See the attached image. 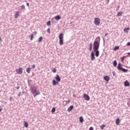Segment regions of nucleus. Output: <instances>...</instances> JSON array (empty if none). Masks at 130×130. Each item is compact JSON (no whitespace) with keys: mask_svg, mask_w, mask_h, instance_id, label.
<instances>
[{"mask_svg":"<svg viewBox=\"0 0 130 130\" xmlns=\"http://www.w3.org/2000/svg\"><path fill=\"white\" fill-rule=\"evenodd\" d=\"M100 46V37H98L93 42V49H99Z\"/></svg>","mask_w":130,"mask_h":130,"instance_id":"f257e3e1","label":"nucleus"},{"mask_svg":"<svg viewBox=\"0 0 130 130\" xmlns=\"http://www.w3.org/2000/svg\"><path fill=\"white\" fill-rule=\"evenodd\" d=\"M117 70L121 71L123 73H127V72H128V70L122 68V65H121V63H120L118 64Z\"/></svg>","mask_w":130,"mask_h":130,"instance_id":"f03ea898","label":"nucleus"},{"mask_svg":"<svg viewBox=\"0 0 130 130\" xmlns=\"http://www.w3.org/2000/svg\"><path fill=\"white\" fill-rule=\"evenodd\" d=\"M30 92L32 93L34 95H35L36 93H37V88L35 87V86L31 85L30 86Z\"/></svg>","mask_w":130,"mask_h":130,"instance_id":"7ed1b4c3","label":"nucleus"},{"mask_svg":"<svg viewBox=\"0 0 130 130\" xmlns=\"http://www.w3.org/2000/svg\"><path fill=\"white\" fill-rule=\"evenodd\" d=\"M59 45L63 44V34H60L59 36Z\"/></svg>","mask_w":130,"mask_h":130,"instance_id":"20e7f679","label":"nucleus"},{"mask_svg":"<svg viewBox=\"0 0 130 130\" xmlns=\"http://www.w3.org/2000/svg\"><path fill=\"white\" fill-rule=\"evenodd\" d=\"M94 24L96 26L99 25L100 24V18H95L94 19Z\"/></svg>","mask_w":130,"mask_h":130,"instance_id":"39448f33","label":"nucleus"},{"mask_svg":"<svg viewBox=\"0 0 130 130\" xmlns=\"http://www.w3.org/2000/svg\"><path fill=\"white\" fill-rule=\"evenodd\" d=\"M99 49H93V51L95 52V55L96 57H98L100 54V52H99Z\"/></svg>","mask_w":130,"mask_h":130,"instance_id":"423d86ee","label":"nucleus"},{"mask_svg":"<svg viewBox=\"0 0 130 130\" xmlns=\"http://www.w3.org/2000/svg\"><path fill=\"white\" fill-rule=\"evenodd\" d=\"M16 72L18 75H21V74L23 73V69H22V68H20L18 69H16Z\"/></svg>","mask_w":130,"mask_h":130,"instance_id":"0eeeda50","label":"nucleus"},{"mask_svg":"<svg viewBox=\"0 0 130 130\" xmlns=\"http://www.w3.org/2000/svg\"><path fill=\"white\" fill-rule=\"evenodd\" d=\"M91 60H95V53L94 51H92L90 54Z\"/></svg>","mask_w":130,"mask_h":130,"instance_id":"6e6552de","label":"nucleus"},{"mask_svg":"<svg viewBox=\"0 0 130 130\" xmlns=\"http://www.w3.org/2000/svg\"><path fill=\"white\" fill-rule=\"evenodd\" d=\"M83 98L86 101H89V100H90V96H89L88 94L86 93L83 94Z\"/></svg>","mask_w":130,"mask_h":130,"instance_id":"1a4fd4ad","label":"nucleus"},{"mask_svg":"<svg viewBox=\"0 0 130 130\" xmlns=\"http://www.w3.org/2000/svg\"><path fill=\"white\" fill-rule=\"evenodd\" d=\"M55 79L56 81L58 82V83H59V82H60L61 81L60 77H59V75H58V74L56 75V77H55Z\"/></svg>","mask_w":130,"mask_h":130,"instance_id":"9d476101","label":"nucleus"},{"mask_svg":"<svg viewBox=\"0 0 130 130\" xmlns=\"http://www.w3.org/2000/svg\"><path fill=\"white\" fill-rule=\"evenodd\" d=\"M110 79V78H109V77H108V76L104 77V80L105 81H106V82H109Z\"/></svg>","mask_w":130,"mask_h":130,"instance_id":"9b49d317","label":"nucleus"},{"mask_svg":"<svg viewBox=\"0 0 130 130\" xmlns=\"http://www.w3.org/2000/svg\"><path fill=\"white\" fill-rule=\"evenodd\" d=\"M124 85L125 87H129V86H130L129 82H128V81L127 80H126L124 82Z\"/></svg>","mask_w":130,"mask_h":130,"instance_id":"f8f14e48","label":"nucleus"},{"mask_svg":"<svg viewBox=\"0 0 130 130\" xmlns=\"http://www.w3.org/2000/svg\"><path fill=\"white\" fill-rule=\"evenodd\" d=\"M54 19L56 21H59V20H60V19H61V17H60V15H57L54 17Z\"/></svg>","mask_w":130,"mask_h":130,"instance_id":"ddd939ff","label":"nucleus"},{"mask_svg":"<svg viewBox=\"0 0 130 130\" xmlns=\"http://www.w3.org/2000/svg\"><path fill=\"white\" fill-rule=\"evenodd\" d=\"M52 85L53 86H56V85H58V82L56 81L55 80H53Z\"/></svg>","mask_w":130,"mask_h":130,"instance_id":"4468645a","label":"nucleus"},{"mask_svg":"<svg viewBox=\"0 0 130 130\" xmlns=\"http://www.w3.org/2000/svg\"><path fill=\"white\" fill-rule=\"evenodd\" d=\"M73 109H74V106L73 105H71L70 106L68 109V111L69 112H70V111H72V110H73Z\"/></svg>","mask_w":130,"mask_h":130,"instance_id":"2eb2a0df","label":"nucleus"},{"mask_svg":"<svg viewBox=\"0 0 130 130\" xmlns=\"http://www.w3.org/2000/svg\"><path fill=\"white\" fill-rule=\"evenodd\" d=\"M27 83H28V87H30V88L31 86H32V80H28Z\"/></svg>","mask_w":130,"mask_h":130,"instance_id":"dca6fc26","label":"nucleus"},{"mask_svg":"<svg viewBox=\"0 0 130 130\" xmlns=\"http://www.w3.org/2000/svg\"><path fill=\"white\" fill-rule=\"evenodd\" d=\"M120 122V120L119 119V118H118L117 119H116V124H117V125H119Z\"/></svg>","mask_w":130,"mask_h":130,"instance_id":"f3484780","label":"nucleus"},{"mask_svg":"<svg viewBox=\"0 0 130 130\" xmlns=\"http://www.w3.org/2000/svg\"><path fill=\"white\" fill-rule=\"evenodd\" d=\"M117 16V17H121L122 16V12H118Z\"/></svg>","mask_w":130,"mask_h":130,"instance_id":"a211bd4d","label":"nucleus"},{"mask_svg":"<svg viewBox=\"0 0 130 130\" xmlns=\"http://www.w3.org/2000/svg\"><path fill=\"white\" fill-rule=\"evenodd\" d=\"M128 31H129V27H127L124 29V32H126V33H128Z\"/></svg>","mask_w":130,"mask_h":130,"instance_id":"6ab92c4d","label":"nucleus"},{"mask_svg":"<svg viewBox=\"0 0 130 130\" xmlns=\"http://www.w3.org/2000/svg\"><path fill=\"white\" fill-rule=\"evenodd\" d=\"M118 49H119V46H116L113 48V50H114V51H116V50H118Z\"/></svg>","mask_w":130,"mask_h":130,"instance_id":"aec40b11","label":"nucleus"},{"mask_svg":"<svg viewBox=\"0 0 130 130\" xmlns=\"http://www.w3.org/2000/svg\"><path fill=\"white\" fill-rule=\"evenodd\" d=\"M30 72H31V68H27L26 69V72L28 73V74H30Z\"/></svg>","mask_w":130,"mask_h":130,"instance_id":"412c9836","label":"nucleus"},{"mask_svg":"<svg viewBox=\"0 0 130 130\" xmlns=\"http://www.w3.org/2000/svg\"><path fill=\"white\" fill-rule=\"evenodd\" d=\"M24 125L25 127H28L29 125L28 124V122H27V121H24Z\"/></svg>","mask_w":130,"mask_h":130,"instance_id":"4be33fe9","label":"nucleus"},{"mask_svg":"<svg viewBox=\"0 0 130 130\" xmlns=\"http://www.w3.org/2000/svg\"><path fill=\"white\" fill-rule=\"evenodd\" d=\"M113 64L114 67H116V66H117V62L116 61V60H115L113 61Z\"/></svg>","mask_w":130,"mask_h":130,"instance_id":"5701e85b","label":"nucleus"},{"mask_svg":"<svg viewBox=\"0 0 130 130\" xmlns=\"http://www.w3.org/2000/svg\"><path fill=\"white\" fill-rule=\"evenodd\" d=\"M43 40V37H40L38 39V42H41Z\"/></svg>","mask_w":130,"mask_h":130,"instance_id":"b1692460","label":"nucleus"},{"mask_svg":"<svg viewBox=\"0 0 130 130\" xmlns=\"http://www.w3.org/2000/svg\"><path fill=\"white\" fill-rule=\"evenodd\" d=\"M19 12H17L15 15V18L16 19H17V18H18V17H19Z\"/></svg>","mask_w":130,"mask_h":130,"instance_id":"393cba45","label":"nucleus"},{"mask_svg":"<svg viewBox=\"0 0 130 130\" xmlns=\"http://www.w3.org/2000/svg\"><path fill=\"white\" fill-rule=\"evenodd\" d=\"M79 121H80V122H83V121H84V118H83V117H80L79 118Z\"/></svg>","mask_w":130,"mask_h":130,"instance_id":"a878e982","label":"nucleus"},{"mask_svg":"<svg viewBox=\"0 0 130 130\" xmlns=\"http://www.w3.org/2000/svg\"><path fill=\"white\" fill-rule=\"evenodd\" d=\"M33 38H34V35L32 34H31L30 35V40H31V41H32V40H33Z\"/></svg>","mask_w":130,"mask_h":130,"instance_id":"bb28decb","label":"nucleus"},{"mask_svg":"<svg viewBox=\"0 0 130 130\" xmlns=\"http://www.w3.org/2000/svg\"><path fill=\"white\" fill-rule=\"evenodd\" d=\"M50 25H51V21H48L47 22V26H50Z\"/></svg>","mask_w":130,"mask_h":130,"instance_id":"cd10ccee","label":"nucleus"},{"mask_svg":"<svg viewBox=\"0 0 130 130\" xmlns=\"http://www.w3.org/2000/svg\"><path fill=\"white\" fill-rule=\"evenodd\" d=\"M51 112L52 113H54V112H55V108L54 107L52 108Z\"/></svg>","mask_w":130,"mask_h":130,"instance_id":"c85d7f7f","label":"nucleus"},{"mask_svg":"<svg viewBox=\"0 0 130 130\" xmlns=\"http://www.w3.org/2000/svg\"><path fill=\"white\" fill-rule=\"evenodd\" d=\"M106 125L105 124H102L101 126V129H104V127H105Z\"/></svg>","mask_w":130,"mask_h":130,"instance_id":"c756f323","label":"nucleus"},{"mask_svg":"<svg viewBox=\"0 0 130 130\" xmlns=\"http://www.w3.org/2000/svg\"><path fill=\"white\" fill-rule=\"evenodd\" d=\"M52 73H53L54 74H55V73H56V69L54 68L52 70Z\"/></svg>","mask_w":130,"mask_h":130,"instance_id":"7c9ffc66","label":"nucleus"},{"mask_svg":"<svg viewBox=\"0 0 130 130\" xmlns=\"http://www.w3.org/2000/svg\"><path fill=\"white\" fill-rule=\"evenodd\" d=\"M124 58H125V56H123L122 58H121V61H123V60H124Z\"/></svg>","mask_w":130,"mask_h":130,"instance_id":"2f4dec72","label":"nucleus"},{"mask_svg":"<svg viewBox=\"0 0 130 130\" xmlns=\"http://www.w3.org/2000/svg\"><path fill=\"white\" fill-rule=\"evenodd\" d=\"M37 93H36V95H40V92L39 91H37Z\"/></svg>","mask_w":130,"mask_h":130,"instance_id":"473e14b6","label":"nucleus"},{"mask_svg":"<svg viewBox=\"0 0 130 130\" xmlns=\"http://www.w3.org/2000/svg\"><path fill=\"white\" fill-rule=\"evenodd\" d=\"M47 32L48 33H50V28H48L47 29Z\"/></svg>","mask_w":130,"mask_h":130,"instance_id":"72a5a7b5","label":"nucleus"},{"mask_svg":"<svg viewBox=\"0 0 130 130\" xmlns=\"http://www.w3.org/2000/svg\"><path fill=\"white\" fill-rule=\"evenodd\" d=\"M89 51H92V47H89Z\"/></svg>","mask_w":130,"mask_h":130,"instance_id":"f704fd0d","label":"nucleus"},{"mask_svg":"<svg viewBox=\"0 0 130 130\" xmlns=\"http://www.w3.org/2000/svg\"><path fill=\"white\" fill-rule=\"evenodd\" d=\"M89 130H94V128L93 127H90Z\"/></svg>","mask_w":130,"mask_h":130,"instance_id":"c9c22d12","label":"nucleus"},{"mask_svg":"<svg viewBox=\"0 0 130 130\" xmlns=\"http://www.w3.org/2000/svg\"><path fill=\"white\" fill-rule=\"evenodd\" d=\"M112 74H113V77H114L115 76V75H116V74L114 72H113Z\"/></svg>","mask_w":130,"mask_h":130,"instance_id":"e433bc0d","label":"nucleus"},{"mask_svg":"<svg viewBox=\"0 0 130 130\" xmlns=\"http://www.w3.org/2000/svg\"><path fill=\"white\" fill-rule=\"evenodd\" d=\"M36 67V66H35V64H34L32 66V69H35V67Z\"/></svg>","mask_w":130,"mask_h":130,"instance_id":"4c0bfd02","label":"nucleus"},{"mask_svg":"<svg viewBox=\"0 0 130 130\" xmlns=\"http://www.w3.org/2000/svg\"><path fill=\"white\" fill-rule=\"evenodd\" d=\"M126 45H127V46H130V42H128V43L126 44Z\"/></svg>","mask_w":130,"mask_h":130,"instance_id":"58836bf2","label":"nucleus"},{"mask_svg":"<svg viewBox=\"0 0 130 130\" xmlns=\"http://www.w3.org/2000/svg\"><path fill=\"white\" fill-rule=\"evenodd\" d=\"M89 47H92V43H90Z\"/></svg>","mask_w":130,"mask_h":130,"instance_id":"ea45409f","label":"nucleus"},{"mask_svg":"<svg viewBox=\"0 0 130 130\" xmlns=\"http://www.w3.org/2000/svg\"><path fill=\"white\" fill-rule=\"evenodd\" d=\"M21 93H22L21 92H19V93H18V96H20L21 95Z\"/></svg>","mask_w":130,"mask_h":130,"instance_id":"a19ab883","label":"nucleus"},{"mask_svg":"<svg viewBox=\"0 0 130 130\" xmlns=\"http://www.w3.org/2000/svg\"><path fill=\"white\" fill-rule=\"evenodd\" d=\"M21 8L22 9H25V5H22Z\"/></svg>","mask_w":130,"mask_h":130,"instance_id":"79ce46f5","label":"nucleus"},{"mask_svg":"<svg viewBox=\"0 0 130 130\" xmlns=\"http://www.w3.org/2000/svg\"><path fill=\"white\" fill-rule=\"evenodd\" d=\"M107 35H108V33H106L105 35V37H106V36H107Z\"/></svg>","mask_w":130,"mask_h":130,"instance_id":"37998d69","label":"nucleus"},{"mask_svg":"<svg viewBox=\"0 0 130 130\" xmlns=\"http://www.w3.org/2000/svg\"><path fill=\"white\" fill-rule=\"evenodd\" d=\"M20 88V86H17V87H16V88L17 89V90H19V88Z\"/></svg>","mask_w":130,"mask_h":130,"instance_id":"c03bdc74","label":"nucleus"},{"mask_svg":"<svg viewBox=\"0 0 130 130\" xmlns=\"http://www.w3.org/2000/svg\"><path fill=\"white\" fill-rule=\"evenodd\" d=\"M12 99H13V97H11V98H10V101H12Z\"/></svg>","mask_w":130,"mask_h":130,"instance_id":"a18cd8bd","label":"nucleus"},{"mask_svg":"<svg viewBox=\"0 0 130 130\" xmlns=\"http://www.w3.org/2000/svg\"><path fill=\"white\" fill-rule=\"evenodd\" d=\"M26 6H27V7H29V3H26Z\"/></svg>","mask_w":130,"mask_h":130,"instance_id":"49530a36","label":"nucleus"},{"mask_svg":"<svg viewBox=\"0 0 130 130\" xmlns=\"http://www.w3.org/2000/svg\"><path fill=\"white\" fill-rule=\"evenodd\" d=\"M34 34H35L36 35V34H37V31H35Z\"/></svg>","mask_w":130,"mask_h":130,"instance_id":"de8ad7c7","label":"nucleus"},{"mask_svg":"<svg viewBox=\"0 0 130 130\" xmlns=\"http://www.w3.org/2000/svg\"><path fill=\"white\" fill-rule=\"evenodd\" d=\"M68 103H70V102H71V101L70 100H68Z\"/></svg>","mask_w":130,"mask_h":130,"instance_id":"09e8293b","label":"nucleus"},{"mask_svg":"<svg viewBox=\"0 0 130 130\" xmlns=\"http://www.w3.org/2000/svg\"><path fill=\"white\" fill-rule=\"evenodd\" d=\"M127 54H128L129 55H130V52H128Z\"/></svg>","mask_w":130,"mask_h":130,"instance_id":"8fccbe9b","label":"nucleus"},{"mask_svg":"<svg viewBox=\"0 0 130 130\" xmlns=\"http://www.w3.org/2000/svg\"><path fill=\"white\" fill-rule=\"evenodd\" d=\"M0 41H2V38L0 37Z\"/></svg>","mask_w":130,"mask_h":130,"instance_id":"3c124183","label":"nucleus"},{"mask_svg":"<svg viewBox=\"0 0 130 130\" xmlns=\"http://www.w3.org/2000/svg\"><path fill=\"white\" fill-rule=\"evenodd\" d=\"M36 95H34V97H36V96H37V95H36V93H35Z\"/></svg>","mask_w":130,"mask_h":130,"instance_id":"603ef678","label":"nucleus"},{"mask_svg":"<svg viewBox=\"0 0 130 130\" xmlns=\"http://www.w3.org/2000/svg\"><path fill=\"white\" fill-rule=\"evenodd\" d=\"M2 111V109H0V112Z\"/></svg>","mask_w":130,"mask_h":130,"instance_id":"864d4df0","label":"nucleus"},{"mask_svg":"<svg viewBox=\"0 0 130 130\" xmlns=\"http://www.w3.org/2000/svg\"><path fill=\"white\" fill-rule=\"evenodd\" d=\"M66 102V101H64L63 103Z\"/></svg>","mask_w":130,"mask_h":130,"instance_id":"5fc2aeb1","label":"nucleus"}]
</instances>
